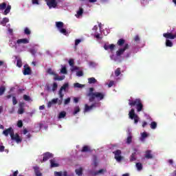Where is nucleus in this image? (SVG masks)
Returning a JSON list of instances; mask_svg holds the SVG:
<instances>
[{"label": "nucleus", "mask_w": 176, "mask_h": 176, "mask_svg": "<svg viewBox=\"0 0 176 176\" xmlns=\"http://www.w3.org/2000/svg\"><path fill=\"white\" fill-rule=\"evenodd\" d=\"M117 45L118 46H120V47H122V46L124 45L122 48H120L118 51H116V54L117 57H120V56L123 55L124 52L130 47V45H129V43H126V40L123 38H120L117 42Z\"/></svg>", "instance_id": "obj_1"}, {"label": "nucleus", "mask_w": 176, "mask_h": 176, "mask_svg": "<svg viewBox=\"0 0 176 176\" xmlns=\"http://www.w3.org/2000/svg\"><path fill=\"white\" fill-rule=\"evenodd\" d=\"M129 105L130 107H136L137 112H141L144 109V104H142V102L140 98H136L135 100L129 99Z\"/></svg>", "instance_id": "obj_2"}, {"label": "nucleus", "mask_w": 176, "mask_h": 176, "mask_svg": "<svg viewBox=\"0 0 176 176\" xmlns=\"http://www.w3.org/2000/svg\"><path fill=\"white\" fill-rule=\"evenodd\" d=\"M91 98H89V102H93L94 100H98V101H102L105 98V93L104 92H95V94H91Z\"/></svg>", "instance_id": "obj_3"}, {"label": "nucleus", "mask_w": 176, "mask_h": 176, "mask_svg": "<svg viewBox=\"0 0 176 176\" xmlns=\"http://www.w3.org/2000/svg\"><path fill=\"white\" fill-rule=\"evenodd\" d=\"M69 85L68 83H65L60 89L58 91V96L60 100H58V105H61L63 104V98H64V94H63V90L64 91H67V87H69Z\"/></svg>", "instance_id": "obj_4"}, {"label": "nucleus", "mask_w": 176, "mask_h": 176, "mask_svg": "<svg viewBox=\"0 0 176 176\" xmlns=\"http://www.w3.org/2000/svg\"><path fill=\"white\" fill-rule=\"evenodd\" d=\"M129 116L131 120H134L135 124H138V122H140V117L138 116V115L135 114L134 109H131V111L129 113Z\"/></svg>", "instance_id": "obj_5"}, {"label": "nucleus", "mask_w": 176, "mask_h": 176, "mask_svg": "<svg viewBox=\"0 0 176 176\" xmlns=\"http://www.w3.org/2000/svg\"><path fill=\"white\" fill-rule=\"evenodd\" d=\"M11 9H12V6H10V5L8 6L6 4V3H5V2L2 3H0V10H4V12L3 13V14H4V16H6L7 14H9V13H10V10Z\"/></svg>", "instance_id": "obj_6"}, {"label": "nucleus", "mask_w": 176, "mask_h": 176, "mask_svg": "<svg viewBox=\"0 0 176 176\" xmlns=\"http://www.w3.org/2000/svg\"><path fill=\"white\" fill-rule=\"evenodd\" d=\"M47 74H49L50 75H53L54 77V80H64L65 76H60L58 75H57V74H56V72H54L52 68H49L47 71Z\"/></svg>", "instance_id": "obj_7"}, {"label": "nucleus", "mask_w": 176, "mask_h": 176, "mask_svg": "<svg viewBox=\"0 0 176 176\" xmlns=\"http://www.w3.org/2000/svg\"><path fill=\"white\" fill-rule=\"evenodd\" d=\"M115 156L116 160L117 162H122V160L123 159V157H122V151L120 150H117L113 152Z\"/></svg>", "instance_id": "obj_8"}, {"label": "nucleus", "mask_w": 176, "mask_h": 176, "mask_svg": "<svg viewBox=\"0 0 176 176\" xmlns=\"http://www.w3.org/2000/svg\"><path fill=\"white\" fill-rule=\"evenodd\" d=\"M45 1L50 9H52V8H57L58 3L56 0H45Z\"/></svg>", "instance_id": "obj_9"}, {"label": "nucleus", "mask_w": 176, "mask_h": 176, "mask_svg": "<svg viewBox=\"0 0 176 176\" xmlns=\"http://www.w3.org/2000/svg\"><path fill=\"white\" fill-rule=\"evenodd\" d=\"M3 134L6 136V137H8L10 134V137L12 136L13 134H14V130L13 129V128L12 127H10L7 129H5L3 131Z\"/></svg>", "instance_id": "obj_10"}, {"label": "nucleus", "mask_w": 176, "mask_h": 176, "mask_svg": "<svg viewBox=\"0 0 176 176\" xmlns=\"http://www.w3.org/2000/svg\"><path fill=\"white\" fill-rule=\"evenodd\" d=\"M52 157H53V154L49 152L44 153L43 161H41V163H43V162H47V160H49V159H52Z\"/></svg>", "instance_id": "obj_11"}, {"label": "nucleus", "mask_w": 176, "mask_h": 176, "mask_svg": "<svg viewBox=\"0 0 176 176\" xmlns=\"http://www.w3.org/2000/svg\"><path fill=\"white\" fill-rule=\"evenodd\" d=\"M81 152L82 153H86L87 152L89 153H91V152H93V149H91V147L90 146L85 145L82 148Z\"/></svg>", "instance_id": "obj_12"}, {"label": "nucleus", "mask_w": 176, "mask_h": 176, "mask_svg": "<svg viewBox=\"0 0 176 176\" xmlns=\"http://www.w3.org/2000/svg\"><path fill=\"white\" fill-rule=\"evenodd\" d=\"M23 75H31V67L28 66V65H25L23 66Z\"/></svg>", "instance_id": "obj_13"}, {"label": "nucleus", "mask_w": 176, "mask_h": 176, "mask_svg": "<svg viewBox=\"0 0 176 176\" xmlns=\"http://www.w3.org/2000/svg\"><path fill=\"white\" fill-rule=\"evenodd\" d=\"M163 36L164 38H166V39H175L176 38V33L175 34H173V33H164Z\"/></svg>", "instance_id": "obj_14"}, {"label": "nucleus", "mask_w": 176, "mask_h": 176, "mask_svg": "<svg viewBox=\"0 0 176 176\" xmlns=\"http://www.w3.org/2000/svg\"><path fill=\"white\" fill-rule=\"evenodd\" d=\"M11 140H12V141H16L17 144L21 142V139L20 138L19 133H16L15 135L13 133V135L11 136Z\"/></svg>", "instance_id": "obj_15"}, {"label": "nucleus", "mask_w": 176, "mask_h": 176, "mask_svg": "<svg viewBox=\"0 0 176 176\" xmlns=\"http://www.w3.org/2000/svg\"><path fill=\"white\" fill-rule=\"evenodd\" d=\"M106 171L107 170H104V169H100L96 172H93V170H90L89 174H91V175H93V176H97L98 175V174H104V173H105Z\"/></svg>", "instance_id": "obj_16"}, {"label": "nucleus", "mask_w": 176, "mask_h": 176, "mask_svg": "<svg viewBox=\"0 0 176 176\" xmlns=\"http://www.w3.org/2000/svg\"><path fill=\"white\" fill-rule=\"evenodd\" d=\"M144 157L145 159H147V160L153 159V155L152 154V151L151 150L146 151Z\"/></svg>", "instance_id": "obj_17"}, {"label": "nucleus", "mask_w": 176, "mask_h": 176, "mask_svg": "<svg viewBox=\"0 0 176 176\" xmlns=\"http://www.w3.org/2000/svg\"><path fill=\"white\" fill-rule=\"evenodd\" d=\"M19 107L18 113L19 115H23L24 113V103H19Z\"/></svg>", "instance_id": "obj_18"}, {"label": "nucleus", "mask_w": 176, "mask_h": 176, "mask_svg": "<svg viewBox=\"0 0 176 176\" xmlns=\"http://www.w3.org/2000/svg\"><path fill=\"white\" fill-rule=\"evenodd\" d=\"M16 43L17 45H21V43L25 45L27 43H30V41L27 38H20L16 41Z\"/></svg>", "instance_id": "obj_19"}, {"label": "nucleus", "mask_w": 176, "mask_h": 176, "mask_svg": "<svg viewBox=\"0 0 176 176\" xmlns=\"http://www.w3.org/2000/svg\"><path fill=\"white\" fill-rule=\"evenodd\" d=\"M33 170H34V174L36 176H42V173L39 170V167L38 166H34Z\"/></svg>", "instance_id": "obj_20"}, {"label": "nucleus", "mask_w": 176, "mask_h": 176, "mask_svg": "<svg viewBox=\"0 0 176 176\" xmlns=\"http://www.w3.org/2000/svg\"><path fill=\"white\" fill-rule=\"evenodd\" d=\"M134 152L131 154L130 157V162H135V160H137V157H135V155H137V148L133 149Z\"/></svg>", "instance_id": "obj_21"}, {"label": "nucleus", "mask_w": 176, "mask_h": 176, "mask_svg": "<svg viewBox=\"0 0 176 176\" xmlns=\"http://www.w3.org/2000/svg\"><path fill=\"white\" fill-rule=\"evenodd\" d=\"M50 162L51 164L50 165L51 168H54V167H58V166H60V164L56 162V160L54 159L50 160Z\"/></svg>", "instance_id": "obj_22"}, {"label": "nucleus", "mask_w": 176, "mask_h": 176, "mask_svg": "<svg viewBox=\"0 0 176 176\" xmlns=\"http://www.w3.org/2000/svg\"><path fill=\"white\" fill-rule=\"evenodd\" d=\"M56 27L60 30L61 28H64V23L61 21L56 22Z\"/></svg>", "instance_id": "obj_23"}, {"label": "nucleus", "mask_w": 176, "mask_h": 176, "mask_svg": "<svg viewBox=\"0 0 176 176\" xmlns=\"http://www.w3.org/2000/svg\"><path fill=\"white\" fill-rule=\"evenodd\" d=\"M9 23V18H3V20L1 21H0V24L1 25H3V27H5V25H6V23Z\"/></svg>", "instance_id": "obj_24"}, {"label": "nucleus", "mask_w": 176, "mask_h": 176, "mask_svg": "<svg viewBox=\"0 0 176 176\" xmlns=\"http://www.w3.org/2000/svg\"><path fill=\"white\" fill-rule=\"evenodd\" d=\"M75 173L77 175L80 176V175H82V174H83V168L82 167H80L78 169H76Z\"/></svg>", "instance_id": "obj_25"}, {"label": "nucleus", "mask_w": 176, "mask_h": 176, "mask_svg": "<svg viewBox=\"0 0 176 176\" xmlns=\"http://www.w3.org/2000/svg\"><path fill=\"white\" fill-rule=\"evenodd\" d=\"M91 109H93V107L89 106L87 104H85V109H84V112H89V111H91Z\"/></svg>", "instance_id": "obj_26"}, {"label": "nucleus", "mask_w": 176, "mask_h": 176, "mask_svg": "<svg viewBox=\"0 0 176 176\" xmlns=\"http://www.w3.org/2000/svg\"><path fill=\"white\" fill-rule=\"evenodd\" d=\"M88 83H89V85L97 83V80L94 77L89 78Z\"/></svg>", "instance_id": "obj_27"}, {"label": "nucleus", "mask_w": 176, "mask_h": 176, "mask_svg": "<svg viewBox=\"0 0 176 176\" xmlns=\"http://www.w3.org/2000/svg\"><path fill=\"white\" fill-rule=\"evenodd\" d=\"M92 109L93 108H100L101 107V102H95L91 104Z\"/></svg>", "instance_id": "obj_28"}, {"label": "nucleus", "mask_w": 176, "mask_h": 176, "mask_svg": "<svg viewBox=\"0 0 176 176\" xmlns=\"http://www.w3.org/2000/svg\"><path fill=\"white\" fill-rule=\"evenodd\" d=\"M148 133H146V132H143L141 133V138L140 140L141 141H145V138H146L148 137Z\"/></svg>", "instance_id": "obj_29"}, {"label": "nucleus", "mask_w": 176, "mask_h": 176, "mask_svg": "<svg viewBox=\"0 0 176 176\" xmlns=\"http://www.w3.org/2000/svg\"><path fill=\"white\" fill-rule=\"evenodd\" d=\"M65 116H67V113L65 111H61L59 114H58V119H63L64 118Z\"/></svg>", "instance_id": "obj_30"}, {"label": "nucleus", "mask_w": 176, "mask_h": 176, "mask_svg": "<svg viewBox=\"0 0 176 176\" xmlns=\"http://www.w3.org/2000/svg\"><path fill=\"white\" fill-rule=\"evenodd\" d=\"M114 74H115V76H117V77L120 76V74H122V71H121L120 67L117 68L115 70Z\"/></svg>", "instance_id": "obj_31"}, {"label": "nucleus", "mask_w": 176, "mask_h": 176, "mask_svg": "<svg viewBox=\"0 0 176 176\" xmlns=\"http://www.w3.org/2000/svg\"><path fill=\"white\" fill-rule=\"evenodd\" d=\"M16 67H19V68H21V67H23V61H21V58L17 59Z\"/></svg>", "instance_id": "obj_32"}, {"label": "nucleus", "mask_w": 176, "mask_h": 176, "mask_svg": "<svg viewBox=\"0 0 176 176\" xmlns=\"http://www.w3.org/2000/svg\"><path fill=\"white\" fill-rule=\"evenodd\" d=\"M94 91V88L91 87L89 88V92L87 94V97H89V98H91V94H95L96 92Z\"/></svg>", "instance_id": "obj_33"}, {"label": "nucleus", "mask_w": 176, "mask_h": 176, "mask_svg": "<svg viewBox=\"0 0 176 176\" xmlns=\"http://www.w3.org/2000/svg\"><path fill=\"white\" fill-rule=\"evenodd\" d=\"M150 126H151V129H152L153 130H155V129L157 127V123L155 121L151 122Z\"/></svg>", "instance_id": "obj_34"}, {"label": "nucleus", "mask_w": 176, "mask_h": 176, "mask_svg": "<svg viewBox=\"0 0 176 176\" xmlns=\"http://www.w3.org/2000/svg\"><path fill=\"white\" fill-rule=\"evenodd\" d=\"M166 46H167V47H173V42H171V41L166 39Z\"/></svg>", "instance_id": "obj_35"}, {"label": "nucleus", "mask_w": 176, "mask_h": 176, "mask_svg": "<svg viewBox=\"0 0 176 176\" xmlns=\"http://www.w3.org/2000/svg\"><path fill=\"white\" fill-rule=\"evenodd\" d=\"M136 168L138 171H141L142 170V164L141 162L136 163Z\"/></svg>", "instance_id": "obj_36"}, {"label": "nucleus", "mask_w": 176, "mask_h": 176, "mask_svg": "<svg viewBox=\"0 0 176 176\" xmlns=\"http://www.w3.org/2000/svg\"><path fill=\"white\" fill-rule=\"evenodd\" d=\"M133 141V136H131V135H130L129 133V135L126 138V144H131V142Z\"/></svg>", "instance_id": "obj_37"}, {"label": "nucleus", "mask_w": 176, "mask_h": 176, "mask_svg": "<svg viewBox=\"0 0 176 176\" xmlns=\"http://www.w3.org/2000/svg\"><path fill=\"white\" fill-rule=\"evenodd\" d=\"M6 91V88L3 86L0 87V96H3V93Z\"/></svg>", "instance_id": "obj_38"}, {"label": "nucleus", "mask_w": 176, "mask_h": 176, "mask_svg": "<svg viewBox=\"0 0 176 176\" xmlns=\"http://www.w3.org/2000/svg\"><path fill=\"white\" fill-rule=\"evenodd\" d=\"M78 112H80V108L79 107V106H77L74 108L73 115H76V113H78Z\"/></svg>", "instance_id": "obj_39"}, {"label": "nucleus", "mask_w": 176, "mask_h": 176, "mask_svg": "<svg viewBox=\"0 0 176 176\" xmlns=\"http://www.w3.org/2000/svg\"><path fill=\"white\" fill-rule=\"evenodd\" d=\"M59 32H60V34H63V35H67V34H68V32H67V30L63 28L61 29H59Z\"/></svg>", "instance_id": "obj_40"}, {"label": "nucleus", "mask_w": 176, "mask_h": 176, "mask_svg": "<svg viewBox=\"0 0 176 176\" xmlns=\"http://www.w3.org/2000/svg\"><path fill=\"white\" fill-rule=\"evenodd\" d=\"M61 74H67V67L65 66L63 67L60 69Z\"/></svg>", "instance_id": "obj_41"}, {"label": "nucleus", "mask_w": 176, "mask_h": 176, "mask_svg": "<svg viewBox=\"0 0 176 176\" xmlns=\"http://www.w3.org/2000/svg\"><path fill=\"white\" fill-rule=\"evenodd\" d=\"M24 32L25 35H30L31 34V30L28 28H25L24 30Z\"/></svg>", "instance_id": "obj_42"}, {"label": "nucleus", "mask_w": 176, "mask_h": 176, "mask_svg": "<svg viewBox=\"0 0 176 176\" xmlns=\"http://www.w3.org/2000/svg\"><path fill=\"white\" fill-rule=\"evenodd\" d=\"M70 102H71V98H67L65 99L64 105H68V104H69Z\"/></svg>", "instance_id": "obj_43"}, {"label": "nucleus", "mask_w": 176, "mask_h": 176, "mask_svg": "<svg viewBox=\"0 0 176 176\" xmlns=\"http://www.w3.org/2000/svg\"><path fill=\"white\" fill-rule=\"evenodd\" d=\"M74 87H76L78 89H80L82 87H83V85H82V84H79V82H76L74 84Z\"/></svg>", "instance_id": "obj_44"}, {"label": "nucleus", "mask_w": 176, "mask_h": 176, "mask_svg": "<svg viewBox=\"0 0 176 176\" xmlns=\"http://www.w3.org/2000/svg\"><path fill=\"white\" fill-rule=\"evenodd\" d=\"M83 8H80L79 10L77 12L78 16H82L83 14Z\"/></svg>", "instance_id": "obj_45"}, {"label": "nucleus", "mask_w": 176, "mask_h": 176, "mask_svg": "<svg viewBox=\"0 0 176 176\" xmlns=\"http://www.w3.org/2000/svg\"><path fill=\"white\" fill-rule=\"evenodd\" d=\"M58 86V85H57V82H54L53 87H52V91H56V90H57Z\"/></svg>", "instance_id": "obj_46"}, {"label": "nucleus", "mask_w": 176, "mask_h": 176, "mask_svg": "<svg viewBox=\"0 0 176 176\" xmlns=\"http://www.w3.org/2000/svg\"><path fill=\"white\" fill-rule=\"evenodd\" d=\"M58 101H60V100H58V98H54L51 100V102L53 104H56L58 102Z\"/></svg>", "instance_id": "obj_47"}, {"label": "nucleus", "mask_w": 176, "mask_h": 176, "mask_svg": "<svg viewBox=\"0 0 176 176\" xmlns=\"http://www.w3.org/2000/svg\"><path fill=\"white\" fill-rule=\"evenodd\" d=\"M37 50L35 49H31L30 52L31 53V54H32V56H35V54H36L37 53Z\"/></svg>", "instance_id": "obj_48"}, {"label": "nucleus", "mask_w": 176, "mask_h": 176, "mask_svg": "<svg viewBox=\"0 0 176 176\" xmlns=\"http://www.w3.org/2000/svg\"><path fill=\"white\" fill-rule=\"evenodd\" d=\"M23 100L25 101H30V100H31V98L27 95H23Z\"/></svg>", "instance_id": "obj_49"}, {"label": "nucleus", "mask_w": 176, "mask_h": 176, "mask_svg": "<svg viewBox=\"0 0 176 176\" xmlns=\"http://www.w3.org/2000/svg\"><path fill=\"white\" fill-rule=\"evenodd\" d=\"M17 126L21 129V127H23V121L19 120L17 122Z\"/></svg>", "instance_id": "obj_50"}, {"label": "nucleus", "mask_w": 176, "mask_h": 176, "mask_svg": "<svg viewBox=\"0 0 176 176\" xmlns=\"http://www.w3.org/2000/svg\"><path fill=\"white\" fill-rule=\"evenodd\" d=\"M12 104L13 105H16L17 104V99L16 98V96L12 97Z\"/></svg>", "instance_id": "obj_51"}, {"label": "nucleus", "mask_w": 176, "mask_h": 176, "mask_svg": "<svg viewBox=\"0 0 176 176\" xmlns=\"http://www.w3.org/2000/svg\"><path fill=\"white\" fill-rule=\"evenodd\" d=\"M74 64H75V62L74 61V59H69V65H70V67H74Z\"/></svg>", "instance_id": "obj_52"}, {"label": "nucleus", "mask_w": 176, "mask_h": 176, "mask_svg": "<svg viewBox=\"0 0 176 176\" xmlns=\"http://www.w3.org/2000/svg\"><path fill=\"white\" fill-rule=\"evenodd\" d=\"M54 175L55 176H63V172H61V171H60V172L55 171L54 172Z\"/></svg>", "instance_id": "obj_53"}, {"label": "nucleus", "mask_w": 176, "mask_h": 176, "mask_svg": "<svg viewBox=\"0 0 176 176\" xmlns=\"http://www.w3.org/2000/svg\"><path fill=\"white\" fill-rule=\"evenodd\" d=\"M115 85V81L113 80H110V82L108 84V87H112Z\"/></svg>", "instance_id": "obj_54"}, {"label": "nucleus", "mask_w": 176, "mask_h": 176, "mask_svg": "<svg viewBox=\"0 0 176 176\" xmlns=\"http://www.w3.org/2000/svg\"><path fill=\"white\" fill-rule=\"evenodd\" d=\"M109 49L112 52L115 49V45L114 44H111L109 45Z\"/></svg>", "instance_id": "obj_55"}, {"label": "nucleus", "mask_w": 176, "mask_h": 176, "mask_svg": "<svg viewBox=\"0 0 176 176\" xmlns=\"http://www.w3.org/2000/svg\"><path fill=\"white\" fill-rule=\"evenodd\" d=\"M32 3L33 5H39V0H32Z\"/></svg>", "instance_id": "obj_56"}, {"label": "nucleus", "mask_w": 176, "mask_h": 176, "mask_svg": "<svg viewBox=\"0 0 176 176\" xmlns=\"http://www.w3.org/2000/svg\"><path fill=\"white\" fill-rule=\"evenodd\" d=\"M80 42H82L81 39H76L75 41V46H78L79 43H80Z\"/></svg>", "instance_id": "obj_57"}, {"label": "nucleus", "mask_w": 176, "mask_h": 176, "mask_svg": "<svg viewBox=\"0 0 176 176\" xmlns=\"http://www.w3.org/2000/svg\"><path fill=\"white\" fill-rule=\"evenodd\" d=\"M83 75V72L82 71H78L76 72V76H82Z\"/></svg>", "instance_id": "obj_58"}, {"label": "nucleus", "mask_w": 176, "mask_h": 176, "mask_svg": "<svg viewBox=\"0 0 176 176\" xmlns=\"http://www.w3.org/2000/svg\"><path fill=\"white\" fill-rule=\"evenodd\" d=\"M134 41H135V42H140V36L136 35L134 38Z\"/></svg>", "instance_id": "obj_59"}, {"label": "nucleus", "mask_w": 176, "mask_h": 176, "mask_svg": "<svg viewBox=\"0 0 176 176\" xmlns=\"http://www.w3.org/2000/svg\"><path fill=\"white\" fill-rule=\"evenodd\" d=\"M79 70V67H73V68L72 69V72H74V71H78Z\"/></svg>", "instance_id": "obj_60"}, {"label": "nucleus", "mask_w": 176, "mask_h": 176, "mask_svg": "<svg viewBox=\"0 0 176 176\" xmlns=\"http://www.w3.org/2000/svg\"><path fill=\"white\" fill-rule=\"evenodd\" d=\"M104 50H109V45L105 44L104 45Z\"/></svg>", "instance_id": "obj_61"}, {"label": "nucleus", "mask_w": 176, "mask_h": 176, "mask_svg": "<svg viewBox=\"0 0 176 176\" xmlns=\"http://www.w3.org/2000/svg\"><path fill=\"white\" fill-rule=\"evenodd\" d=\"M52 105H53V103L52 102V101L48 102L47 108H52Z\"/></svg>", "instance_id": "obj_62"}, {"label": "nucleus", "mask_w": 176, "mask_h": 176, "mask_svg": "<svg viewBox=\"0 0 176 176\" xmlns=\"http://www.w3.org/2000/svg\"><path fill=\"white\" fill-rule=\"evenodd\" d=\"M4 151H5L4 146H0V152H4Z\"/></svg>", "instance_id": "obj_63"}, {"label": "nucleus", "mask_w": 176, "mask_h": 176, "mask_svg": "<svg viewBox=\"0 0 176 176\" xmlns=\"http://www.w3.org/2000/svg\"><path fill=\"white\" fill-rule=\"evenodd\" d=\"M17 175H19V170L14 171L12 176H17Z\"/></svg>", "instance_id": "obj_64"}]
</instances>
